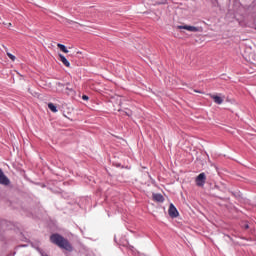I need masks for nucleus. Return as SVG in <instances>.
<instances>
[{"label": "nucleus", "mask_w": 256, "mask_h": 256, "mask_svg": "<svg viewBox=\"0 0 256 256\" xmlns=\"http://www.w3.org/2000/svg\"><path fill=\"white\" fill-rule=\"evenodd\" d=\"M194 92H195V93H203V92H201V91H199V90H194Z\"/></svg>", "instance_id": "nucleus-14"}, {"label": "nucleus", "mask_w": 256, "mask_h": 256, "mask_svg": "<svg viewBox=\"0 0 256 256\" xmlns=\"http://www.w3.org/2000/svg\"><path fill=\"white\" fill-rule=\"evenodd\" d=\"M82 99H83V101H89V96L83 95V96H82Z\"/></svg>", "instance_id": "nucleus-13"}, {"label": "nucleus", "mask_w": 256, "mask_h": 256, "mask_svg": "<svg viewBox=\"0 0 256 256\" xmlns=\"http://www.w3.org/2000/svg\"><path fill=\"white\" fill-rule=\"evenodd\" d=\"M11 180L7 178L3 170L0 168V185H4L7 187V185H10Z\"/></svg>", "instance_id": "nucleus-4"}, {"label": "nucleus", "mask_w": 256, "mask_h": 256, "mask_svg": "<svg viewBox=\"0 0 256 256\" xmlns=\"http://www.w3.org/2000/svg\"><path fill=\"white\" fill-rule=\"evenodd\" d=\"M59 59L61 63L65 65V67H71V63H69V60H67V58L63 54H59Z\"/></svg>", "instance_id": "nucleus-7"}, {"label": "nucleus", "mask_w": 256, "mask_h": 256, "mask_svg": "<svg viewBox=\"0 0 256 256\" xmlns=\"http://www.w3.org/2000/svg\"><path fill=\"white\" fill-rule=\"evenodd\" d=\"M245 229H249V225L248 224L245 225Z\"/></svg>", "instance_id": "nucleus-15"}, {"label": "nucleus", "mask_w": 256, "mask_h": 256, "mask_svg": "<svg viewBox=\"0 0 256 256\" xmlns=\"http://www.w3.org/2000/svg\"><path fill=\"white\" fill-rule=\"evenodd\" d=\"M50 241L60 247L61 249H65V251H73V246L67 241V239L63 238V236L59 234H53L50 237Z\"/></svg>", "instance_id": "nucleus-1"}, {"label": "nucleus", "mask_w": 256, "mask_h": 256, "mask_svg": "<svg viewBox=\"0 0 256 256\" xmlns=\"http://www.w3.org/2000/svg\"><path fill=\"white\" fill-rule=\"evenodd\" d=\"M57 47H59L63 53H69V50L67 49V47L63 44H57Z\"/></svg>", "instance_id": "nucleus-10"}, {"label": "nucleus", "mask_w": 256, "mask_h": 256, "mask_svg": "<svg viewBox=\"0 0 256 256\" xmlns=\"http://www.w3.org/2000/svg\"><path fill=\"white\" fill-rule=\"evenodd\" d=\"M211 99H213L216 105H222L223 101H225V96L223 94L220 95H210Z\"/></svg>", "instance_id": "nucleus-5"}, {"label": "nucleus", "mask_w": 256, "mask_h": 256, "mask_svg": "<svg viewBox=\"0 0 256 256\" xmlns=\"http://www.w3.org/2000/svg\"><path fill=\"white\" fill-rule=\"evenodd\" d=\"M153 199L154 201H158V203H163L165 200L161 194H153Z\"/></svg>", "instance_id": "nucleus-8"}, {"label": "nucleus", "mask_w": 256, "mask_h": 256, "mask_svg": "<svg viewBox=\"0 0 256 256\" xmlns=\"http://www.w3.org/2000/svg\"><path fill=\"white\" fill-rule=\"evenodd\" d=\"M8 27H11V23L8 24Z\"/></svg>", "instance_id": "nucleus-16"}, {"label": "nucleus", "mask_w": 256, "mask_h": 256, "mask_svg": "<svg viewBox=\"0 0 256 256\" xmlns=\"http://www.w3.org/2000/svg\"><path fill=\"white\" fill-rule=\"evenodd\" d=\"M48 108L50 109V111H52V113H57V106L53 103H49L48 104Z\"/></svg>", "instance_id": "nucleus-9"}, {"label": "nucleus", "mask_w": 256, "mask_h": 256, "mask_svg": "<svg viewBox=\"0 0 256 256\" xmlns=\"http://www.w3.org/2000/svg\"><path fill=\"white\" fill-rule=\"evenodd\" d=\"M196 185L198 187H203V185H205V181H207V176L205 175V173H200L197 177H196Z\"/></svg>", "instance_id": "nucleus-3"}, {"label": "nucleus", "mask_w": 256, "mask_h": 256, "mask_svg": "<svg viewBox=\"0 0 256 256\" xmlns=\"http://www.w3.org/2000/svg\"><path fill=\"white\" fill-rule=\"evenodd\" d=\"M63 87H65V85L62 84L61 82H58V83L56 84V89H57L58 92L63 91Z\"/></svg>", "instance_id": "nucleus-11"}, {"label": "nucleus", "mask_w": 256, "mask_h": 256, "mask_svg": "<svg viewBox=\"0 0 256 256\" xmlns=\"http://www.w3.org/2000/svg\"><path fill=\"white\" fill-rule=\"evenodd\" d=\"M177 29H185L190 33H199V31H201V28L195 27V26H189V25H179L177 26Z\"/></svg>", "instance_id": "nucleus-2"}, {"label": "nucleus", "mask_w": 256, "mask_h": 256, "mask_svg": "<svg viewBox=\"0 0 256 256\" xmlns=\"http://www.w3.org/2000/svg\"><path fill=\"white\" fill-rule=\"evenodd\" d=\"M7 55H8V57H9V59H11V61H15V55H13V54H11V53H9V52H7Z\"/></svg>", "instance_id": "nucleus-12"}, {"label": "nucleus", "mask_w": 256, "mask_h": 256, "mask_svg": "<svg viewBox=\"0 0 256 256\" xmlns=\"http://www.w3.org/2000/svg\"><path fill=\"white\" fill-rule=\"evenodd\" d=\"M168 213L172 218L179 217V211H177V208L173 204H170Z\"/></svg>", "instance_id": "nucleus-6"}]
</instances>
